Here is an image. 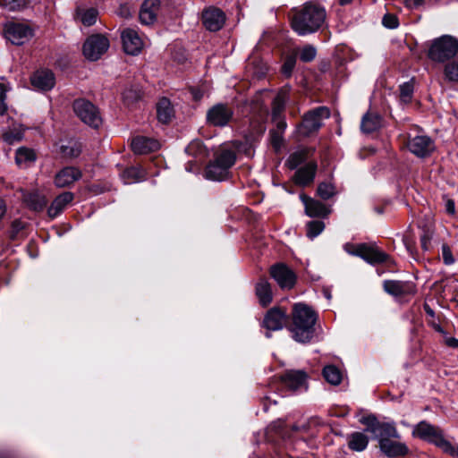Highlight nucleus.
<instances>
[{
    "label": "nucleus",
    "instance_id": "obj_10",
    "mask_svg": "<svg viewBox=\"0 0 458 458\" xmlns=\"http://www.w3.org/2000/svg\"><path fill=\"white\" fill-rule=\"evenodd\" d=\"M109 48V40L102 35H92L83 44V55L90 61H97Z\"/></svg>",
    "mask_w": 458,
    "mask_h": 458
},
{
    "label": "nucleus",
    "instance_id": "obj_19",
    "mask_svg": "<svg viewBox=\"0 0 458 458\" xmlns=\"http://www.w3.org/2000/svg\"><path fill=\"white\" fill-rule=\"evenodd\" d=\"M300 199L305 207L306 214L310 217H325L331 212L330 207L305 194L300 195Z\"/></svg>",
    "mask_w": 458,
    "mask_h": 458
},
{
    "label": "nucleus",
    "instance_id": "obj_50",
    "mask_svg": "<svg viewBox=\"0 0 458 458\" xmlns=\"http://www.w3.org/2000/svg\"><path fill=\"white\" fill-rule=\"evenodd\" d=\"M3 138L4 141H6L7 143L13 144L15 141H19L20 140H21V133H13L12 131H6L4 133Z\"/></svg>",
    "mask_w": 458,
    "mask_h": 458
},
{
    "label": "nucleus",
    "instance_id": "obj_59",
    "mask_svg": "<svg viewBox=\"0 0 458 458\" xmlns=\"http://www.w3.org/2000/svg\"><path fill=\"white\" fill-rule=\"evenodd\" d=\"M191 94H192V97L193 98L198 101L199 99H201L202 98V93L200 92V90L199 89H191Z\"/></svg>",
    "mask_w": 458,
    "mask_h": 458
},
{
    "label": "nucleus",
    "instance_id": "obj_9",
    "mask_svg": "<svg viewBox=\"0 0 458 458\" xmlns=\"http://www.w3.org/2000/svg\"><path fill=\"white\" fill-rule=\"evenodd\" d=\"M233 109L229 105L218 103L208 110L207 123L212 126L225 127L233 120Z\"/></svg>",
    "mask_w": 458,
    "mask_h": 458
},
{
    "label": "nucleus",
    "instance_id": "obj_14",
    "mask_svg": "<svg viewBox=\"0 0 458 458\" xmlns=\"http://www.w3.org/2000/svg\"><path fill=\"white\" fill-rule=\"evenodd\" d=\"M383 289L389 295L396 298L414 295L416 293L415 284L409 281L385 280Z\"/></svg>",
    "mask_w": 458,
    "mask_h": 458
},
{
    "label": "nucleus",
    "instance_id": "obj_30",
    "mask_svg": "<svg viewBox=\"0 0 458 458\" xmlns=\"http://www.w3.org/2000/svg\"><path fill=\"white\" fill-rule=\"evenodd\" d=\"M382 118L376 113L368 112L361 119L360 129L364 133H372L381 127Z\"/></svg>",
    "mask_w": 458,
    "mask_h": 458
},
{
    "label": "nucleus",
    "instance_id": "obj_53",
    "mask_svg": "<svg viewBox=\"0 0 458 458\" xmlns=\"http://www.w3.org/2000/svg\"><path fill=\"white\" fill-rule=\"evenodd\" d=\"M445 208L448 214H451V215L454 214V211H455L454 201L453 199H448L445 203Z\"/></svg>",
    "mask_w": 458,
    "mask_h": 458
},
{
    "label": "nucleus",
    "instance_id": "obj_35",
    "mask_svg": "<svg viewBox=\"0 0 458 458\" xmlns=\"http://www.w3.org/2000/svg\"><path fill=\"white\" fill-rule=\"evenodd\" d=\"M24 202L33 210H42L47 205L44 195L38 191L29 192L23 195Z\"/></svg>",
    "mask_w": 458,
    "mask_h": 458
},
{
    "label": "nucleus",
    "instance_id": "obj_27",
    "mask_svg": "<svg viewBox=\"0 0 458 458\" xmlns=\"http://www.w3.org/2000/svg\"><path fill=\"white\" fill-rule=\"evenodd\" d=\"M317 171V164L310 162L298 169L294 174V182L301 186H306L313 182Z\"/></svg>",
    "mask_w": 458,
    "mask_h": 458
},
{
    "label": "nucleus",
    "instance_id": "obj_38",
    "mask_svg": "<svg viewBox=\"0 0 458 458\" xmlns=\"http://www.w3.org/2000/svg\"><path fill=\"white\" fill-rule=\"evenodd\" d=\"M414 90V79L400 85V99L403 103L411 102Z\"/></svg>",
    "mask_w": 458,
    "mask_h": 458
},
{
    "label": "nucleus",
    "instance_id": "obj_49",
    "mask_svg": "<svg viewBox=\"0 0 458 458\" xmlns=\"http://www.w3.org/2000/svg\"><path fill=\"white\" fill-rule=\"evenodd\" d=\"M442 257L444 263L445 265L449 266L454 263V259L452 255V251L446 244H444L442 246Z\"/></svg>",
    "mask_w": 458,
    "mask_h": 458
},
{
    "label": "nucleus",
    "instance_id": "obj_40",
    "mask_svg": "<svg viewBox=\"0 0 458 458\" xmlns=\"http://www.w3.org/2000/svg\"><path fill=\"white\" fill-rule=\"evenodd\" d=\"M318 195L323 199H328L336 194L335 187L331 182H321L318 186Z\"/></svg>",
    "mask_w": 458,
    "mask_h": 458
},
{
    "label": "nucleus",
    "instance_id": "obj_48",
    "mask_svg": "<svg viewBox=\"0 0 458 458\" xmlns=\"http://www.w3.org/2000/svg\"><path fill=\"white\" fill-rule=\"evenodd\" d=\"M123 99L127 101L128 104H130L138 100L140 98V92L137 89H129L123 92Z\"/></svg>",
    "mask_w": 458,
    "mask_h": 458
},
{
    "label": "nucleus",
    "instance_id": "obj_39",
    "mask_svg": "<svg viewBox=\"0 0 458 458\" xmlns=\"http://www.w3.org/2000/svg\"><path fill=\"white\" fill-rule=\"evenodd\" d=\"M444 74L448 81L458 82V59L453 60L445 65Z\"/></svg>",
    "mask_w": 458,
    "mask_h": 458
},
{
    "label": "nucleus",
    "instance_id": "obj_62",
    "mask_svg": "<svg viewBox=\"0 0 458 458\" xmlns=\"http://www.w3.org/2000/svg\"><path fill=\"white\" fill-rule=\"evenodd\" d=\"M352 2H353V0H339V4L341 5H347V4H350Z\"/></svg>",
    "mask_w": 458,
    "mask_h": 458
},
{
    "label": "nucleus",
    "instance_id": "obj_6",
    "mask_svg": "<svg viewBox=\"0 0 458 458\" xmlns=\"http://www.w3.org/2000/svg\"><path fill=\"white\" fill-rule=\"evenodd\" d=\"M330 117V110L327 106H318L304 114L301 123L298 125V133L308 137L318 131L323 121Z\"/></svg>",
    "mask_w": 458,
    "mask_h": 458
},
{
    "label": "nucleus",
    "instance_id": "obj_15",
    "mask_svg": "<svg viewBox=\"0 0 458 458\" xmlns=\"http://www.w3.org/2000/svg\"><path fill=\"white\" fill-rule=\"evenodd\" d=\"M123 47L126 54L136 55L140 53L144 47L142 38L134 29H124L121 33Z\"/></svg>",
    "mask_w": 458,
    "mask_h": 458
},
{
    "label": "nucleus",
    "instance_id": "obj_33",
    "mask_svg": "<svg viewBox=\"0 0 458 458\" xmlns=\"http://www.w3.org/2000/svg\"><path fill=\"white\" fill-rule=\"evenodd\" d=\"M256 294L259 298V303L262 306H267L272 301V291L270 284L265 280L261 279L256 284Z\"/></svg>",
    "mask_w": 458,
    "mask_h": 458
},
{
    "label": "nucleus",
    "instance_id": "obj_24",
    "mask_svg": "<svg viewBox=\"0 0 458 458\" xmlns=\"http://www.w3.org/2000/svg\"><path fill=\"white\" fill-rule=\"evenodd\" d=\"M131 148L134 153L143 155L157 150L160 144L157 140L139 136L132 140Z\"/></svg>",
    "mask_w": 458,
    "mask_h": 458
},
{
    "label": "nucleus",
    "instance_id": "obj_58",
    "mask_svg": "<svg viewBox=\"0 0 458 458\" xmlns=\"http://www.w3.org/2000/svg\"><path fill=\"white\" fill-rule=\"evenodd\" d=\"M6 212V204L4 199H0V220L3 218Z\"/></svg>",
    "mask_w": 458,
    "mask_h": 458
},
{
    "label": "nucleus",
    "instance_id": "obj_5",
    "mask_svg": "<svg viewBox=\"0 0 458 458\" xmlns=\"http://www.w3.org/2000/svg\"><path fill=\"white\" fill-rule=\"evenodd\" d=\"M458 53V40L449 35H444L435 39L429 49L428 57L435 62L444 63Z\"/></svg>",
    "mask_w": 458,
    "mask_h": 458
},
{
    "label": "nucleus",
    "instance_id": "obj_31",
    "mask_svg": "<svg viewBox=\"0 0 458 458\" xmlns=\"http://www.w3.org/2000/svg\"><path fill=\"white\" fill-rule=\"evenodd\" d=\"M157 115L159 122L168 123L174 116V110L166 98H161L157 105Z\"/></svg>",
    "mask_w": 458,
    "mask_h": 458
},
{
    "label": "nucleus",
    "instance_id": "obj_4",
    "mask_svg": "<svg viewBox=\"0 0 458 458\" xmlns=\"http://www.w3.org/2000/svg\"><path fill=\"white\" fill-rule=\"evenodd\" d=\"M413 436L436 445L445 453H454V446L445 438L442 429L423 420L418 423L412 431Z\"/></svg>",
    "mask_w": 458,
    "mask_h": 458
},
{
    "label": "nucleus",
    "instance_id": "obj_60",
    "mask_svg": "<svg viewBox=\"0 0 458 458\" xmlns=\"http://www.w3.org/2000/svg\"><path fill=\"white\" fill-rule=\"evenodd\" d=\"M321 231H308L307 236L309 239L313 240L315 239Z\"/></svg>",
    "mask_w": 458,
    "mask_h": 458
},
{
    "label": "nucleus",
    "instance_id": "obj_54",
    "mask_svg": "<svg viewBox=\"0 0 458 458\" xmlns=\"http://www.w3.org/2000/svg\"><path fill=\"white\" fill-rule=\"evenodd\" d=\"M310 229H323L325 227V224L321 221H312L309 224Z\"/></svg>",
    "mask_w": 458,
    "mask_h": 458
},
{
    "label": "nucleus",
    "instance_id": "obj_32",
    "mask_svg": "<svg viewBox=\"0 0 458 458\" xmlns=\"http://www.w3.org/2000/svg\"><path fill=\"white\" fill-rule=\"evenodd\" d=\"M121 177L125 184H131L144 181L147 174L141 166H131L123 170Z\"/></svg>",
    "mask_w": 458,
    "mask_h": 458
},
{
    "label": "nucleus",
    "instance_id": "obj_63",
    "mask_svg": "<svg viewBox=\"0 0 458 458\" xmlns=\"http://www.w3.org/2000/svg\"><path fill=\"white\" fill-rule=\"evenodd\" d=\"M448 454L453 455V456H457L458 457V445L456 447H454V453H448Z\"/></svg>",
    "mask_w": 458,
    "mask_h": 458
},
{
    "label": "nucleus",
    "instance_id": "obj_41",
    "mask_svg": "<svg viewBox=\"0 0 458 458\" xmlns=\"http://www.w3.org/2000/svg\"><path fill=\"white\" fill-rule=\"evenodd\" d=\"M299 55L302 62H311L317 55V49L311 45H305L302 48H301Z\"/></svg>",
    "mask_w": 458,
    "mask_h": 458
},
{
    "label": "nucleus",
    "instance_id": "obj_21",
    "mask_svg": "<svg viewBox=\"0 0 458 458\" xmlns=\"http://www.w3.org/2000/svg\"><path fill=\"white\" fill-rule=\"evenodd\" d=\"M159 7V0H145L140 10L139 17L140 22L145 25L154 23V21L157 20Z\"/></svg>",
    "mask_w": 458,
    "mask_h": 458
},
{
    "label": "nucleus",
    "instance_id": "obj_44",
    "mask_svg": "<svg viewBox=\"0 0 458 458\" xmlns=\"http://www.w3.org/2000/svg\"><path fill=\"white\" fill-rule=\"evenodd\" d=\"M97 17H98V12L95 9L91 8V9L86 10L81 14V22L85 26H91L96 22Z\"/></svg>",
    "mask_w": 458,
    "mask_h": 458
},
{
    "label": "nucleus",
    "instance_id": "obj_25",
    "mask_svg": "<svg viewBox=\"0 0 458 458\" xmlns=\"http://www.w3.org/2000/svg\"><path fill=\"white\" fill-rule=\"evenodd\" d=\"M55 83L54 73L48 70L38 71L31 78V84L40 90H50Z\"/></svg>",
    "mask_w": 458,
    "mask_h": 458
},
{
    "label": "nucleus",
    "instance_id": "obj_16",
    "mask_svg": "<svg viewBox=\"0 0 458 458\" xmlns=\"http://www.w3.org/2000/svg\"><path fill=\"white\" fill-rule=\"evenodd\" d=\"M270 275L282 289H291L295 284V274L284 264L274 265L270 269Z\"/></svg>",
    "mask_w": 458,
    "mask_h": 458
},
{
    "label": "nucleus",
    "instance_id": "obj_28",
    "mask_svg": "<svg viewBox=\"0 0 458 458\" xmlns=\"http://www.w3.org/2000/svg\"><path fill=\"white\" fill-rule=\"evenodd\" d=\"M37 160L36 152L29 148L21 147L15 152V163L20 168L30 167Z\"/></svg>",
    "mask_w": 458,
    "mask_h": 458
},
{
    "label": "nucleus",
    "instance_id": "obj_55",
    "mask_svg": "<svg viewBox=\"0 0 458 458\" xmlns=\"http://www.w3.org/2000/svg\"><path fill=\"white\" fill-rule=\"evenodd\" d=\"M445 343L446 345L450 347H457L458 346V340L454 337H445Z\"/></svg>",
    "mask_w": 458,
    "mask_h": 458
},
{
    "label": "nucleus",
    "instance_id": "obj_42",
    "mask_svg": "<svg viewBox=\"0 0 458 458\" xmlns=\"http://www.w3.org/2000/svg\"><path fill=\"white\" fill-rule=\"evenodd\" d=\"M60 150L64 157H69V158L77 157L81 152L80 146L77 145L76 143H70L69 145H62L60 147Z\"/></svg>",
    "mask_w": 458,
    "mask_h": 458
},
{
    "label": "nucleus",
    "instance_id": "obj_12",
    "mask_svg": "<svg viewBox=\"0 0 458 458\" xmlns=\"http://www.w3.org/2000/svg\"><path fill=\"white\" fill-rule=\"evenodd\" d=\"M408 149L419 157L429 156L435 149L434 141L427 135L409 136Z\"/></svg>",
    "mask_w": 458,
    "mask_h": 458
},
{
    "label": "nucleus",
    "instance_id": "obj_64",
    "mask_svg": "<svg viewBox=\"0 0 458 458\" xmlns=\"http://www.w3.org/2000/svg\"><path fill=\"white\" fill-rule=\"evenodd\" d=\"M375 210L378 213V214H381L383 213V208H376Z\"/></svg>",
    "mask_w": 458,
    "mask_h": 458
},
{
    "label": "nucleus",
    "instance_id": "obj_2",
    "mask_svg": "<svg viewBox=\"0 0 458 458\" xmlns=\"http://www.w3.org/2000/svg\"><path fill=\"white\" fill-rule=\"evenodd\" d=\"M292 320L290 331L293 338L298 343H309L314 335L316 312L304 303H295L292 311Z\"/></svg>",
    "mask_w": 458,
    "mask_h": 458
},
{
    "label": "nucleus",
    "instance_id": "obj_17",
    "mask_svg": "<svg viewBox=\"0 0 458 458\" xmlns=\"http://www.w3.org/2000/svg\"><path fill=\"white\" fill-rule=\"evenodd\" d=\"M225 13L216 7L206 8L202 13V23L209 31H218L225 22Z\"/></svg>",
    "mask_w": 458,
    "mask_h": 458
},
{
    "label": "nucleus",
    "instance_id": "obj_34",
    "mask_svg": "<svg viewBox=\"0 0 458 458\" xmlns=\"http://www.w3.org/2000/svg\"><path fill=\"white\" fill-rule=\"evenodd\" d=\"M288 92L286 89H281L275 97L272 102V118L276 120L284 109L285 104L288 101Z\"/></svg>",
    "mask_w": 458,
    "mask_h": 458
},
{
    "label": "nucleus",
    "instance_id": "obj_29",
    "mask_svg": "<svg viewBox=\"0 0 458 458\" xmlns=\"http://www.w3.org/2000/svg\"><path fill=\"white\" fill-rule=\"evenodd\" d=\"M369 438L363 432H352L347 436L348 448L354 452L364 451L369 445Z\"/></svg>",
    "mask_w": 458,
    "mask_h": 458
},
{
    "label": "nucleus",
    "instance_id": "obj_56",
    "mask_svg": "<svg viewBox=\"0 0 458 458\" xmlns=\"http://www.w3.org/2000/svg\"><path fill=\"white\" fill-rule=\"evenodd\" d=\"M282 138L276 133L273 134L272 144L276 148H278L281 145Z\"/></svg>",
    "mask_w": 458,
    "mask_h": 458
},
{
    "label": "nucleus",
    "instance_id": "obj_7",
    "mask_svg": "<svg viewBox=\"0 0 458 458\" xmlns=\"http://www.w3.org/2000/svg\"><path fill=\"white\" fill-rule=\"evenodd\" d=\"M344 250L354 256H359L369 264L383 263L387 260V254L380 250L375 244H351L346 243Z\"/></svg>",
    "mask_w": 458,
    "mask_h": 458
},
{
    "label": "nucleus",
    "instance_id": "obj_13",
    "mask_svg": "<svg viewBox=\"0 0 458 458\" xmlns=\"http://www.w3.org/2000/svg\"><path fill=\"white\" fill-rule=\"evenodd\" d=\"M82 171L79 167L64 166L55 174L54 184L57 188H71L82 178Z\"/></svg>",
    "mask_w": 458,
    "mask_h": 458
},
{
    "label": "nucleus",
    "instance_id": "obj_23",
    "mask_svg": "<svg viewBox=\"0 0 458 458\" xmlns=\"http://www.w3.org/2000/svg\"><path fill=\"white\" fill-rule=\"evenodd\" d=\"M282 381L291 390L306 387L307 374L303 370H288L282 377Z\"/></svg>",
    "mask_w": 458,
    "mask_h": 458
},
{
    "label": "nucleus",
    "instance_id": "obj_11",
    "mask_svg": "<svg viewBox=\"0 0 458 458\" xmlns=\"http://www.w3.org/2000/svg\"><path fill=\"white\" fill-rule=\"evenodd\" d=\"M4 36L13 45H22L32 36V30L26 24L18 22H8L4 28Z\"/></svg>",
    "mask_w": 458,
    "mask_h": 458
},
{
    "label": "nucleus",
    "instance_id": "obj_57",
    "mask_svg": "<svg viewBox=\"0 0 458 458\" xmlns=\"http://www.w3.org/2000/svg\"><path fill=\"white\" fill-rule=\"evenodd\" d=\"M276 121H277L276 127H277L278 131L283 132L286 128L285 121L280 119V116Z\"/></svg>",
    "mask_w": 458,
    "mask_h": 458
},
{
    "label": "nucleus",
    "instance_id": "obj_37",
    "mask_svg": "<svg viewBox=\"0 0 458 458\" xmlns=\"http://www.w3.org/2000/svg\"><path fill=\"white\" fill-rule=\"evenodd\" d=\"M185 151L191 156L205 157L208 156V149L203 142L199 140H192L185 148Z\"/></svg>",
    "mask_w": 458,
    "mask_h": 458
},
{
    "label": "nucleus",
    "instance_id": "obj_43",
    "mask_svg": "<svg viewBox=\"0 0 458 458\" xmlns=\"http://www.w3.org/2000/svg\"><path fill=\"white\" fill-rule=\"evenodd\" d=\"M305 160V153L302 151H298L293 153L288 160V166L291 169H295L299 165H301Z\"/></svg>",
    "mask_w": 458,
    "mask_h": 458
},
{
    "label": "nucleus",
    "instance_id": "obj_1",
    "mask_svg": "<svg viewBox=\"0 0 458 458\" xmlns=\"http://www.w3.org/2000/svg\"><path fill=\"white\" fill-rule=\"evenodd\" d=\"M326 17L327 12L321 4L309 1L301 8L293 10L291 26L299 36L310 35L322 27Z\"/></svg>",
    "mask_w": 458,
    "mask_h": 458
},
{
    "label": "nucleus",
    "instance_id": "obj_45",
    "mask_svg": "<svg viewBox=\"0 0 458 458\" xmlns=\"http://www.w3.org/2000/svg\"><path fill=\"white\" fill-rule=\"evenodd\" d=\"M10 89L7 84L0 82V114L3 115L7 110V104L5 102L6 93Z\"/></svg>",
    "mask_w": 458,
    "mask_h": 458
},
{
    "label": "nucleus",
    "instance_id": "obj_20",
    "mask_svg": "<svg viewBox=\"0 0 458 458\" xmlns=\"http://www.w3.org/2000/svg\"><path fill=\"white\" fill-rule=\"evenodd\" d=\"M378 445L380 451L387 457L404 456L409 452V448L404 443L394 438L383 439Z\"/></svg>",
    "mask_w": 458,
    "mask_h": 458
},
{
    "label": "nucleus",
    "instance_id": "obj_36",
    "mask_svg": "<svg viewBox=\"0 0 458 458\" xmlns=\"http://www.w3.org/2000/svg\"><path fill=\"white\" fill-rule=\"evenodd\" d=\"M323 376L329 384L334 386L339 385L343 378L340 369L333 365L326 366L324 368Z\"/></svg>",
    "mask_w": 458,
    "mask_h": 458
},
{
    "label": "nucleus",
    "instance_id": "obj_52",
    "mask_svg": "<svg viewBox=\"0 0 458 458\" xmlns=\"http://www.w3.org/2000/svg\"><path fill=\"white\" fill-rule=\"evenodd\" d=\"M408 8L413 9L423 4L424 0H404Z\"/></svg>",
    "mask_w": 458,
    "mask_h": 458
},
{
    "label": "nucleus",
    "instance_id": "obj_26",
    "mask_svg": "<svg viewBox=\"0 0 458 458\" xmlns=\"http://www.w3.org/2000/svg\"><path fill=\"white\" fill-rule=\"evenodd\" d=\"M74 194L71 191H64L59 194L51 203L47 209V214L51 218H55L73 200Z\"/></svg>",
    "mask_w": 458,
    "mask_h": 458
},
{
    "label": "nucleus",
    "instance_id": "obj_18",
    "mask_svg": "<svg viewBox=\"0 0 458 458\" xmlns=\"http://www.w3.org/2000/svg\"><path fill=\"white\" fill-rule=\"evenodd\" d=\"M286 310L277 307L270 309L264 318V327L269 331L280 330L287 322Z\"/></svg>",
    "mask_w": 458,
    "mask_h": 458
},
{
    "label": "nucleus",
    "instance_id": "obj_47",
    "mask_svg": "<svg viewBox=\"0 0 458 458\" xmlns=\"http://www.w3.org/2000/svg\"><path fill=\"white\" fill-rule=\"evenodd\" d=\"M382 23L386 28L395 29L398 27V19L394 14L386 13L382 19Z\"/></svg>",
    "mask_w": 458,
    "mask_h": 458
},
{
    "label": "nucleus",
    "instance_id": "obj_22",
    "mask_svg": "<svg viewBox=\"0 0 458 458\" xmlns=\"http://www.w3.org/2000/svg\"><path fill=\"white\" fill-rule=\"evenodd\" d=\"M371 432L375 435V437L378 440V444L383 439H398L400 434L395 428L394 423L388 422H377L371 427Z\"/></svg>",
    "mask_w": 458,
    "mask_h": 458
},
{
    "label": "nucleus",
    "instance_id": "obj_51",
    "mask_svg": "<svg viewBox=\"0 0 458 458\" xmlns=\"http://www.w3.org/2000/svg\"><path fill=\"white\" fill-rule=\"evenodd\" d=\"M432 239V235L428 233H424L421 237V245H422V248L425 250H429L430 248V240Z\"/></svg>",
    "mask_w": 458,
    "mask_h": 458
},
{
    "label": "nucleus",
    "instance_id": "obj_61",
    "mask_svg": "<svg viewBox=\"0 0 458 458\" xmlns=\"http://www.w3.org/2000/svg\"><path fill=\"white\" fill-rule=\"evenodd\" d=\"M25 225H20L17 221H15L13 225V229L18 230V229H24Z\"/></svg>",
    "mask_w": 458,
    "mask_h": 458
},
{
    "label": "nucleus",
    "instance_id": "obj_3",
    "mask_svg": "<svg viewBox=\"0 0 458 458\" xmlns=\"http://www.w3.org/2000/svg\"><path fill=\"white\" fill-rule=\"evenodd\" d=\"M236 153L226 147H221L214 155V159L206 167L205 177L208 180L221 182L226 180L230 168L235 164Z\"/></svg>",
    "mask_w": 458,
    "mask_h": 458
},
{
    "label": "nucleus",
    "instance_id": "obj_46",
    "mask_svg": "<svg viewBox=\"0 0 458 458\" xmlns=\"http://www.w3.org/2000/svg\"><path fill=\"white\" fill-rule=\"evenodd\" d=\"M296 64V57L295 55H289L285 58L284 64L282 66V72L289 77L292 74V72Z\"/></svg>",
    "mask_w": 458,
    "mask_h": 458
},
{
    "label": "nucleus",
    "instance_id": "obj_8",
    "mask_svg": "<svg viewBox=\"0 0 458 458\" xmlns=\"http://www.w3.org/2000/svg\"><path fill=\"white\" fill-rule=\"evenodd\" d=\"M72 106L76 115L84 123L95 129L102 124L98 109L89 100L84 98L76 99Z\"/></svg>",
    "mask_w": 458,
    "mask_h": 458
}]
</instances>
